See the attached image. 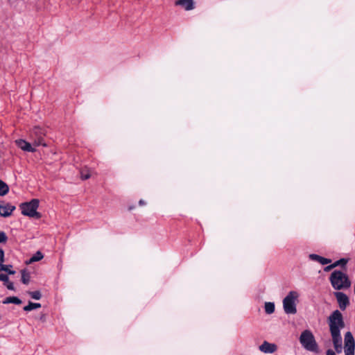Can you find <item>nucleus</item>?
<instances>
[{"label": "nucleus", "instance_id": "4", "mask_svg": "<svg viewBox=\"0 0 355 355\" xmlns=\"http://www.w3.org/2000/svg\"><path fill=\"white\" fill-rule=\"evenodd\" d=\"M300 343L307 351L318 352V346L313 333L310 330H304L300 336Z\"/></svg>", "mask_w": 355, "mask_h": 355}, {"label": "nucleus", "instance_id": "3", "mask_svg": "<svg viewBox=\"0 0 355 355\" xmlns=\"http://www.w3.org/2000/svg\"><path fill=\"white\" fill-rule=\"evenodd\" d=\"M300 294L296 291H291L283 300V309L286 314L297 313V304Z\"/></svg>", "mask_w": 355, "mask_h": 355}, {"label": "nucleus", "instance_id": "10", "mask_svg": "<svg viewBox=\"0 0 355 355\" xmlns=\"http://www.w3.org/2000/svg\"><path fill=\"white\" fill-rule=\"evenodd\" d=\"M15 144L19 148H21L24 151L31 153L35 151V148H33L29 142L24 139H17L15 141Z\"/></svg>", "mask_w": 355, "mask_h": 355}, {"label": "nucleus", "instance_id": "1", "mask_svg": "<svg viewBox=\"0 0 355 355\" xmlns=\"http://www.w3.org/2000/svg\"><path fill=\"white\" fill-rule=\"evenodd\" d=\"M329 331L334 349L337 353L343 351V342L340 331L345 327L343 315L338 310L334 311L328 318Z\"/></svg>", "mask_w": 355, "mask_h": 355}, {"label": "nucleus", "instance_id": "27", "mask_svg": "<svg viewBox=\"0 0 355 355\" xmlns=\"http://www.w3.org/2000/svg\"><path fill=\"white\" fill-rule=\"evenodd\" d=\"M7 241V236L3 232H0V243H3Z\"/></svg>", "mask_w": 355, "mask_h": 355}, {"label": "nucleus", "instance_id": "9", "mask_svg": "<svg viewBox=\"0 0 355 355\" xmlns=\"http://www.w3.org/2000/svg\"><path fill=\"white\" fill-rule=\"evenodd\" d=\"M335 296L341 310H345L349 303V298L345 293L342 292L335 293Z\"/></svg>", "mask_w": 355, "mask_h": 355}, {"label": "nucleus", "instance_id": "14", "mask_svg": "<svg viewBox=\"0 0 355 355\" xmlns=\"http://www.w3.org/2000/svg\"><path fill=\"white\" fill-rule=\"evenodd\" d=\"M275 304L273 302H266L264 304L265 312L267 314H272L275 311Z\"/></svg>", "mask_w": 355, "mask_h": 355}, {"label": "nucleus", "instance_id": "13", "mask_svg": "<svg viewBox=\"0 0 355 355\" xmlns=\"http://www.w3.org/2000/svg\"><path fill=\"white\" fill-rule=\"evenodd\" d=\"M10 303H12V304H21V300L20 299H19L17 297L13 296V297H6L3 301V304H10Z\"/></svg>", "mask_w": 355, "mask_h": 355}, {"label": "nucleus", "instance_id": "15", "mask_svg": "<svg viewBox=\"0 0 355 355\" xmlns=\"http://www.w3.org/2000/svg\"><path fill=\"white\" fill-rule=\"evenodd\" d=\"M41 307V304L40 303H33L29 302L28 304L24 307V310L25 311H31L33 309H39Z\"/></svg>", "mask_w": 355, "mask_h": 355}, {"label": "nucleus", "instance_id": "18", "mask_svg": "<svg viewBox=\"0 0 355 355\" xmlns=\"http://www.w3.org/2000/svg\"><path fill=\"white\" fill-rule=\"evenodd\" d=\"M21 282L24 284H28L30 282L31 275L30 273L28 272L26 270H23L21 272Z\"/></svg>", "mask_w": 355, "mask_h": 355}, {"label": "nucleus", "instance_id": "8", "mask_svg": "<svg viewBox=\"0 0 355 355\" xmlns=\"http://www.w3.org/2000/svg\"><path fill=\"white\" fill-rule=\"evenodd\" d=\"M15 209V207L5 202H0V216L8 217Z\"/></svg>", "mask_w": 355, "mask_h": 355}, {"label": "nucleus", "instance_id": "20", "mask_svg": "<svg viewBox=\"0 0 355 355\" xmlns=\"http://www.w3.org/2000/svg\"><path fill=\"white\" fill-rule=\"evenodd\" d=\"M28 294L34 300H39L42 297L41 293L39 291H29Z\"/></svg>", "mask_w": 355, "mask_h": 355}, {"label": "nucleus", "instance_id": "28", "mask_svg": "<svg viewBox=\"0 0 355 355\" xmlns=\"http://www.w3.org/2000/svg\"><path fill=\"white\" fill-rule=\"evenodd\" d=\"M345 355H354V349H345Z\"/></svg>", "mask_w": 355, "mask_h": 355}, {"label": "nucleus", "instance_id": "25", "mask_svg": "<svg viewBox=\"0 0 355 355\" xmlns=\"http://www.w3.org/2000/svg\"><path fill=\"white\" fill-rule=\"evenodd\" d=\"M9 280V278L7 275L1 273L0 274V281L3 282L5 284Z\"/></svg>", "mask_w": 355, "mask_h": 355}, {"label": "nucleus", "instance_id": "26", "mask_svg": "<svg viewBox=\"0 0 355 355\" xmlns=\"http://www.w3.org/2000/svg\"><path fill=\"white\" fill-rule=\"evenodd\" d=\"M6 287L10 291H14L15 287L12 282H9V280L4 284Z\"/></svg>", "mask_w": 355, "mask_h": 355}, {"label": "nucleus", "instance_id": "16", "mask_svg": "<svg viewBox=\"0 0 355 355\" xmlns=\"http://www.w3.org/2000/svg\"><path fill=\"white\" fill-rule=\"evenodd\" d=\"M9 191V187L7 184L0 180V196H5Z\"/></svg>", "mask_w": 355, "mask_h": 355}, {"label": "nucleus", "instance_id": "23", "mask_svg": "<svg viewBox=\"0 0 355 355\" xmlns=\"http://www.w3.org/2000/svg\"><path fill=\"white\" fill-rule=\"evenodd\" d=\"M309 257L311 260L320 263L321 256L316 254H310Z\"/></svg>", "mask_w": 355, "mask_h": 355}, {"label": "nucleus", "instance_id": "31", "mask_svg": "<svg viewBox=\"0 0 355 355\" xmlns=\"http://www.w3.org/2000/svg\"><path fill=\"white\" fill-rule=\"evenodd\" d=\"M327 355H336L335 352L331 349H328L327 351Z\"/></svg>", "mask_w": 355, "mask_h": 355}, {"label": "nucleus", "instance_id": "30", "mask_svg": "<svg viewBox=\"0 0 355 355\" xmlns=\"http://www.w3.org/2000/svg\"><path fill=\"white\" fill-rule=\"evenodd\" d=\"M335 268V266H334V263H333V264H331V265H329V266H328L325 267L324 270H325V271H329V270H331V269H332V268Z\"/></svg>", "mask_w": 355, "mask_h": 355}, {"label": "nucleus", "instance_id": "22", "mask_svg": "<svg viewBox=\"0 0 355 355\" xmlns=\"http://www.w3.org/2000/svg\"><path fill=\"white\" fill-rule=\"evenodd\" d=\"M347 263V260L345 259H340V260H338L334 263V265L335 267L339 266H345Z\"/></svg>", "mask_w": 355, "mask_h": 355}, {"label": "nucleus", "instance_id": "12", "mask_svg": "<svg viewBox=\"0 0 355 355\" xmlns=\"http://www.w3.org/2000/svg\"><path fill=\"white\" fill-rule=\"evenodd\" d=\"M175 5L182 6L186 10H191L194 8L193 0H178L175 2Z\"/></svg>", "mask_w": 355, "mask_h": 355}, {"label": "nucleus", "instance_id": "7", "mask_svg": "<svg viewBox=\"0 0 355 355\" xmlns=\"http://www.w3.org/2000/svg\"><path fill=\"white\" fill-rule=\"evenodd\" d=\"M259 349L264 354H272L277 350V346L275 343L265 340L259 346Z\"/></svg>", "mask_w": 355, "mask_h": 355}, {"label": "nucleus", "instance_id": "11", "mask_svg": "<svg viewBox=\"0 0 355 355\" xmlns=\"http://www.w3.org/2000/svg\"><path fill=\"white\" fill-rule=\"evenodd\" d=\"M345 349H355V341L350 331H347L345 335Z\"/></svg>", "mask_w": 355, "mask_h": 355}, {"label": "nucleus", "instance_id": "24", "mask_svg": "<svg viewBox=\"0 0 355 355\" xmlns=\"http://www.w3.org/2000/svg\"><path fill=\"white\" fill-rule=\"evenodd\" d=\"M331 262V260L329 259H327L324 257H321L320 260V263L322 265H326L328 263H330Z\"/></svg>", "mask_w": 355, "mask_h": 355}, {"label": "nucleus", "instance_id": "17", "mask_svg": "<svg viewBox=\"0 0 355 355\" xmlns=\"http://www.w3.org/2000/svg\"><path fill=\"white\" fill-rule=\"evenodd\" d=\"M11 268H12L11 265H4L2 263H0V272L5 271L8 274L14 275L15 273V271L11 270L10 269Z\"/></svg>", "mask_w": 355, "mask_h": 355}, {"label": "nucleus", "instance_id": "21", "mask_svg": "<svg viewBox=\"0 0 355 355\" xmlns=\"http://www.w3.org/2000/svg\"><path fill=\"white\" fill-rule=\"evenodd\" d=\"M90 173L88 169H83L80 171V177L83 180H87L90 178Z\"/></svg>", "mask_w": 355, "mask_h": 355}, {"label": "nucleus", "instance_id": "6", "mask_svg": "<svg viewBox=\"0 0 355 355\" xmlns=\"http://www.w3.org/2000/svg\"><path fill=\"white\" fill-rule=\"evenodd\" d=\"M45 135L44 130L39 126H35L31 132V137L34 139L33 145L35 146H44L43 137Z\"/></svg>", "mask_w": 355, "mask_h": 355}, {"label": "nucleus", "instance_id": "5", "mask_svg": "<svg viewBox=\"0 0 355 355\" xmlns=\"http://www.w3.org/2000/svg\"><path fill=\"white\" fill-rule=\"evenodd\" d=\"M39 200L33 199L30 202H23L19 205L21 214L24 216L40 218L41 214L37 211L39 207Z\"/></svg>", "mask_w": 355, "mask_h": 355}, {"label": "nucleus", "instance_id": "19", "mask_svg": "<svg viewBox=\"0 0 355 355\" xmlns=\"http://www.w3.org/2000/svg\"><path fill=\"white\" fill-rule=\"evenodd\" d=\"M44 257L42 252L37 251L29 260V263L40 261Z\"/></svg>", "mask_w": 355, "mask_h": 355}, {"label": "nucleus", "instance_id": "2", "mask_svg": "<svg viewBox=\"0 0 355 355\" xmlns=\"http://www.w3.org/2000/svg\"><path fill=\"white\" fill-rule=\"evenodd\" d=\"M329 279L332 287L336 290L348 288L351 286L347 275L340 270H334L331 274Z\"/></svg>", "mask_w": 355, "mask_h": 355}, {"label": "nucleus", "instance_id": "29", "mask_svg": "<svg viewBox=\"0 0 355 355\" xmlns=\"http://www.w3.org/2000/svg\"><path fill=\"white\" fill-rule=\"evenodd\" d=\"M4 261V252L2 249H0V263H3Z\"/></svg>", "mask_w": 355, "mask_h": 355}, {"label": "nucleus", "instance_id": "32", "mask_svg": "<svg viewBox=\"0 0 355 355\" xmlns=\"http://www.w3.org/2000/svg\"><path fill=\"white\" fill-rule=\"evenodd\" d=\"M139 205H146V202H145V201H144V200H140L139 201Z\"/></svg>", "mask_w": 355, "mask_h": 355}]
</instances>
